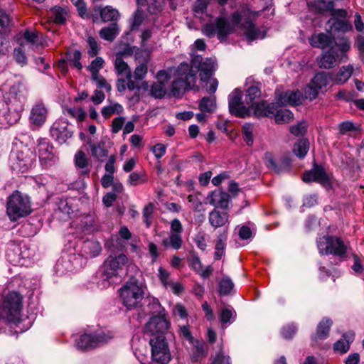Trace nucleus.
Wrapping results in <instances>:
<instances>
[{"instance_id": "obj_1", "label": "nucleus", "mask_w": 364, "mask_h": 364, "mask_svg": "<svg viewBox=\"0 0 364 364\" xmlns=\"http://www.w3.org/2000/svg\"><path fill=\"white\" fill-rule=\"evenodd\" d=\"M2 90L5 92L4 98L8 108L5 119L9 124L12 125L20 119L24 109L25 88L21 84L18 83L11 86L9 90H7V86L4 85Z\"/></svg>"}, {"instance_id": "obj_2", "label": "nucleus", "mask_w": 364, "mask_h": 364, "mask_svg": "<svg viewBox=\"0 0 364 364\" xmlns=\"http://www.w3.org/2000/svg\"><path fill=\"white\" fill-rule=\"evenodd\" d=\"M309 6L318 13L331 11L332 17L328 20L329 28L333 32H346L352 28L349 21L346 19L347 12L345 10H333V0H315L309 4Z\"/></svg>"}, {"instance_id": "obj_3", "label": "nucleus", "mask_w": 364, "mask_h": 364, "mask_svg": "<svg viewBox=\"0 0 364 364\" xmlns=\"http://www.w3.org/2000/svg\"><path fill=\"white\" fill-rule=\"evenodd\" d=\"M6 213L11 221H16L32 213L30 198L21 192L14 191L7 200Z\"/></svg>"}, {"instance_id": "obj_4", "label": "nucleus", "mask_w": 364, "mask_h": 364, "mask_svg": "<svg viewBox=\"0 0 364 364\" xmlns=\"http://www.w3.org/2000/svg\"><path fill=\"white\" fill-rule=\"evenodd\" d=\"M176 79L172 83L171 94L180 97L186 90L195 85L196 77L188 63H181L175 71Z\"/></svg>"}, {"instance_id": "obj_5", "label": "nucleus", "mask_w": 364, "mask_h": 364, "mask_svg": "<svg viewBox=\"0 0 364 364\" xmlns=\"http://www.w3.org/2000/svg\"><path fill=\"white\" fill-rule=\"evenodd\" d=\"M22 298L15 291L9 293L4 299L0 315L9 323L18 326L21 321Z\"/></svg>"}, {"instance_id": "obj_6", "label": "nucleus", "mask_w": 364, "mask_h": 364, "mask_svg": "<svg viewBox=\"0 0 364 364\" xmlns=\"http://www.w3.org/2000/svg\"><path fill=\"white\" fill-rule=\"evenodd\" d=\"M119 299L129 310L136 308L144 296V289L136 281L126 282L119 289Z\"/></svg>"}, {"instance_id": "obj_7", "label": "nucleus", "mask_w": 364, "mask_h": 364, "mask_svg": "<svg viewBox=\"0 0 364 364\" xmlns=\"http://www.w3.org/2000/svg\"><path fill=\"white\" fill-rule=\"evenodd\" d=\"M241 14L235 12L232 14V23H230L223 17L218 18L215 23L205 24L203 28V33L209 38L217 35L218 38L223 39L230 34L241 20Z\"/></svg>"}, {"instance_id": "obj_8", "label": "nucleus", "mask_w": 364, "mask_h": 364, "mask_svg": "<svg viewBox=\"0 0 364 364\" xmlns=\"http://www.w3.org/2000/svg\"><path fill=\"white\" fill-rule=\"evenodd\" d=\"M318 248L321 254L332 255L344 259L347 257L349 243L336 236H327L321 239Z\"/></svg>"}, {"instance_id": "obj_9", "label": "nucleus", "mask_w": 364, "mask_h": 364, "mask_svg": "<svg viewBox=\"0 0 364 364\" xmlns=\"http://www.w3.org/2000/svg\"><path fill=\"white\" fill-rule=\"evenodd\" d=\"M113 338L114 333L109 331L84 333L76 341V346L82 350L92 349L107 343Z\"/></svg>"}, {"instance_id": "obj_10", "label": "nucleus", "mask_w": 364, "mask_h": 364, "mask_svg": "<svg viewBox=\"0 0 364 364\" xmlns=\"http://www.w3.org/2000/svg\"><path fill=\"white\" fill-rule=\"evenodd\" d=\"M151 359L159 364H166L171 360L168 344L164 336L153 337L149 341Z\"/></svg>"}, {"instance_id": "obj_11", "label": "nucleus", "mask_w": 364, "mask_h": 364, "mask_svg": "<svg viewBox=\"0 0 364 364\" xmlns=\"http://www.w3.org/2000/svg\"><path fill=\"white\" fill-rule=\"evenodd\" d=\"M182 232L183 226L180 220L177 218L172 220L168 236L162 240L161 245L166 249L172 248L175 250L181 249L183 245Z\"/></svg>"}, {"instance_id": "obj_12", "label": "nucleus", "mask_w": 364, "mask_h": 364, "mask_svg": "<svg viewBox=\"0 0 364 364\" xmlns=\"http://www.w3.org/2000/svg\"><path fill=\"white\" fill-rule=\"evenodd\" d=\"M170 321L166 314H161L152 316L145 326V333L151 335L153 337L164 336L170 326Z\"/></svg>"}, {"instance_id": "obj_13", "label": "nucleus", "mask_w": 364, "mask_h": 364, "mask_svg": "<svg viewBox=\"0 0 364 364\" xmlns=\"http://www.w3.org/2000/svg\"><path fill=\"white\" fill-rule=\"evenodd\" d=\"M15 40L21 46H28L31 48L45 46L46 41L43 36L36 30L26 29L19 32Z\"/></svg>"}, {"instance_id": "obj_14", "label": "nucleus", "mask_w": 364, "mask_h": 364, "mask_svg": "<svg viewBox=\"0 0 364 364\" xmlns=\"http://www.w3.org/2000/svg\"><path fill=\"white\" fill-rule=\"evenodd\" d=\"M127 261L128 258L124 254H120L117 257L109 256L103 265L104 274L107 278L117 276L123 267L126 265Z\"/></svg>"}, {"instance_id": "obj_15", "label": "nucleus", "mask_w": 364, "mask_h": 364, "mask_svg": "<svg viewBox=\"0 0 364 364\" xmlns=\"http://www.w3.org/2000/svg\"><path fill=\"white\" fill-rule=\"evenodd\" d=\"M68 126L69 123L67 119L56 120L50 128L52 137L60 143H65L73 135V132L68 129Z\"/></svg>"}, {"instance_id": "obj_16", "label": "nucleus", "mask_w": 364, "mask_h": 364, "mask_svg": "<svg viewBox=\"0 0 364 364\" xmlns=\"http://www.w3.org/2000/svg\"><path fill=\"white\" fill-rule=\"evenodd\" d=\"M190 69H192L196 75L198 71L200 80L203 82L212 79L213 63L210 60L206 59L205 61L201 62L197 57L192 60Z\"/></svg>"}, {"instance_id": "obj_17", "label": "nucleus", "mask_w": 364, "mask_h": 364, "mask_svg": "<svg viewBox=\"0 0 364 364\" xmlns=\"http://www.w3.org/2000/svg\"><path fill=\"white\" fill-rule=\"evenodd\" d=\"M48 109L42 102H36L31 108L29 121L35 127H41L46 121Z\"/></svg>"}, {"instance_id": "obj_18", "label": "nucleus", "mask_w": 364, "mask_h": 364, "mask_svg": "<svg viewBox=\"0 0 364 364\" xmlns=\"http://www.w3.org/2000/svg\"><path fill=\"white\" fill-rule=\"evenodd\" d=\"M38 154L40 161L47 166L50 162L55 160V156L53 153V146L46 139H40L37 146Z\"/></svg>"}, {"instance_id": "obj_19", "label": "nucleus", "mask_w": 364, "mask_h": 364, "mask_svg": "<svg viewBox=\"0 0 364 364\" xmlns=\"http://www.w3.org/2000/svg\"><path fill=\"white\" fill-rule=\"evenodd\" d=\"M302 179L304 182H317L321 184L328 183L329 178L323 167L314 165V168L303 174Z\"/></svg>"}, {"instance_id": "obj_20", "label": "nucleus", "mask_w": 364, "mask_h": 364, "mask_svg": "<svg viewBox=\"0 0 364 364\" xmlns=\"http://www.w3.org/2000/svg\"><path fill=\"white\" fill-rule=\"evenodd\" d=\"M250 113L252 112L255 117H269L276 112V106L274 103H267L265 101L256 102L252 106H250Z\"/></svg>"}, {"instance_id": "obj_21", "label": "nucleus", "mask_w": 364, "mask_h": 364, "mask_svg": "<svg viewBox=\"0 0 364 364\" xmlns=\"http://www.w3.org/2000/svg\"><path fill=\"white\" fill-rule=\"evenodd\" d=\"M354 67L351 64L342 66L336 73H329L331 74V81L336 85H343L353 75Z\"/></svg>"}, {"instance_id": "obj_22", "label": "nucleus", "mask_w": 364, "mask_h": 364, "mask_svg": "<svg viewBox=\"0 0 364 364\" xmlns=\"http://www.w3.org/2000/svg\"><path fill=\"white\" fill-rule=\"evenodd\" d=\"M208 202L215 208H227L229 203V195L219 190L209 193L207 197Z\"/></svg>"}, {"instance_id": "obj_23", "label": "nucleus", "mask_w": 364, "mask_h": 364, "mask_svg": "<svg viewBox=\"0 0 364 364\" xmlns=\"http://www.w3.org/2000/svg\"><path fill=\"white\" fill-rule=\"evenodd\" d=\"M127 55V53L124 52H119L116 53L115 58L114 60V69L117 75H124L129 77L132 74L131 69L129 67L124 58Z\"/></svg>"}, {"instance_id": "obj_24", "label": "nucleus", "mask_w": 364, "mask_h": 364, "mask_svg": "<svg viewBox=\"0 0 364 364\" xmlns=\"http://www.w3.org/2000/svg\"><path fill=\"white\" fill-rule=\"evenodd\" d=\"M208 220L214 228H221L229 223V214L227 212H220L214 209L210 212Z\"/></svg>"}, {"instance_id": "obj_25", "label": "nucleus", "mask_w": 364, "mask_h": 364, "mask_svg": "<svg viewBox=\"0 0 364 364\" xmlns=\"http://www.w3.org/2000/svg\"><path fill=\"white\" fill-rule=\"evenodd\" d=\"M304 100V95L299 90L287 91L279 97V101L286 105H298Z\"/></svg>"}, {"instance_id": "obj_26", "label": "nucleus", "mask_w": 364, "mask_h": 364, "mask_svg": "<svg viewBox=\"0 0 364 364\" xmlns=\"http://www.w3.org/2000/svg\"><path fill=\"white\" fill-rule=\"evenodd\" d=\"M337 60H341L338 53L336 51L333 46L322 54L320 60V67L325 69H330L333 68Z\"/></svg>"}, {"instance_id": "obj_27", "label": "nucleus", "mask_w": 364, "mask_h": 364, "mask_svg": "<svg viewBox=\"0 0 364 364\" xmlns=\"http://www.w3.org/2000/svg\"><path fill=\"white\" fill-rule=\"evenodd\" d=\"M333 40L330 35L323 33H314L309 38V43L313 47L324 49L331 45Z\"/></svg>"}, {"instance_id": "obj_28", "label": "nucleus", "mask_w": 364, "mask_h": 364, "mask_svg": "<svg viewBox=\"0 0 364 364\" xmlns=\"http://www.w3.org/2000/svg\"><path fill=\"white\" fill-rule=\"evenodd\" d=\"M311 81L321 92H326L327 86L329 85L330 82H332L331 74L325 72L316 73Z\"/></svg>"}, {"instance_id": "obj_29", "label": "nucleus", "mask_w": 364, "mask_h": 364, "mask_svg": "<svg viewBox=\"0 0 364 364\" xmlns=\"http://www.w3.org/2000/svg\"><path fill=\"white\" fill-rule=\"evenodd\" d=\"M123 112L124 108L121 104L118 102H111L109 105L102 108L101 114L105 119H108L114 114H121Z\"/></svg>"}, {"instance_id": "obj_30", "label": "nucleus", "mask_w": 364, "mask_h": 364, "mask_svg": "<svg viewBox=\"0 0 364 364\" xmlns=\"http://www.w3.org/2000/svg\"><path fill=\"white\" fill-rule=\"evenodd\" d=\"M343 338L334 344V350L341 353H346L350 348V343L354 339V333L348 332L343 335Z\"/></svg>"}, {"instance_id": "obj_31", "label": "nucleus", "mask_w": 364, "mask_h": 364, "mask_svg": "<svg viewBox=\"0 0 364 364\" xmlns=\"http://www.w3.org/2000/svg\"><path fill=\"white\" fill-rule=\"evenodd\" d=\"M244 28H245V34L250 41L265 37V33L260 31L251 21L247 22Z\"/></svg>"}, {"instance_id": "obj_32", "label": "nucleus", "mask_w": 364, "mask_h": 364, "mask_svg": "<svg viewBox=\"0 0 364 364\" xmlns=\"http://www.w3.org/2000/svg\"><path fill=\"white\" fill-rule=\"evenodd\" d=\"M50 18L57 24H64L68 17V13L65 8L55 6L50 11Z\"/></svg>"}, {"instance_id": "obj_33", "label": "nucleus", "mask_w": 364, "mask_h": 364, "mask_svg": "<svg viewBox=\"0 0 364 364\" xmlns=\"http://www.w3.org/2000/svg\"><path fill=\"white\" fill-rule=\"evenodd\" d=\"M332 325V321L328 318H323L319 323L317 327L315 339H325L328 336L330 328Z\"/></svg>"}, {"instance_id": "obj_34", "label": "nucleus", "mask_w": 364, "mask_h": 364, "mask_svg": "<svg viewBox=\"0 0 364 364\" xmlns=\"http://www.w3.org/2000/svg\"><path fill=\"white\" fill-rule=\"evenodd\" d=\"M75 166L82 169V173L87 176L90 173V169L87 168L88 159L82 151H78L75 156Z\"/></svg>"}, {"instance_id": "obj_35", "label": "nucleus", "mask_w": 364, "mask_h": 364, "mask_svg": "<svg viewBox=\"0 0 364 364\" xmlns=\"http://www.w3.org/2000/svg\"><path fill=\"white\" fill-rule=\"evenodd\" d=\"M23 151L16 154V159L18 160L16 168H19L21 172H24L31 168L33 164V158L32 154L28 156V154L26 156H23Z\"/></svg>"}, {"instance_id": "obj_36", "label": "nucleus", "mask_w": 364, "mask_h": 364, "mask_svg": "<svg viewBox=\"0 0 364 364\" xmlns=\"http://www.w3.org/2000/svg\"><path fill=\"white\" fill-rule=\"evenodd\" d=\"M118 27L116 23H112L109 26L102 28L100 31V36L106 41H113L117 36Z\"/></svg>"}, {"instance_id": "obj_37", "label": "nucleus", "mask_w": 364, "mask_h": 364, "mask_svg": "<svg viewBox=\"0 0 364 364\" xmlns=\"http://www.w3.org/2000/svg\"><path fill=\"white\" fill-rule=\"evenodd\" d=\"M95 11H100V16L103 21H115L119 17V12L117 9H113L110 6H107L105 8L97 9H95Z\"/></svg>"}, {"instance_id": "obj_38", "label": "nucleus", "mask_w": 364, "mask_h": 364, "mask_svg": "<svg viewBox=\"0 0 364 364\" xmlns=\"http://www.w3.org/2000/svg\"><path fill=\"white\" fill-rule=\"evenodd\" d=\"M91 153L93 157L100 161H103L107 156L108 151L104 144L97 143L90 145Z\"/></svg>"}, {"instance_id": "obj_39", "label": "nucleus", "mask_w": 364, "mask_h": 364, "mask_svg": "<svg viewBox=\"0 0 364 364\" xmlns=\"http://www.w3.org/2000/svg\"><path fill=\"white\" fill-rule=\"evenodd\" d=\"M309 148V144L308 140L306 139H301L298 140V141L294 145L293 152L298 157L303 158L306 155Z\"/></svg>"}, {"instance_id": "obj_40", "label": "nucleus", "mask_w": 364, "mask_h": 364, "mask_svg": "<svg viewBox=\"0 0 364 364\" xmlns=\"http://www.w3.org/2000/svg\"><path fill=\"white\" fill-rule=\"evenodd\" d=\"M199 108L203 112H214L216 108L215 96L203 97L200 102Z\"/></svg>"}, {"instance_id": "obj_41", "label": "nucleus", "mask_w": 364, "mask_h": 364, "mask_svg": "<svg viewBox=\"0 0 364 364\" xmlns=\"http://www.w3.org/2000/svg\"><path fill=\"white\" fill-rule=\"evenodd\" d=\"M147 181V176L144 171L141 173L133 172L129 176L127 183L129 186H136L146 183Z\"/></svg>"}, {"instance_id": "obj_42", "label": "nucleus", "mask_w": 364, "mask_h": 364, "mask_svg": "<svg viewBox=\"0 0 364 364\" xmlns=\"http://www.w3.org/2000/svg\"><path fill=\"white\" fill-rule=\"evenodd\" d=\"M334 48L336 47L340 53H338L340 58H347L346 53L350 50L351 46L350 42L348 39L342 38L338 39V42L336 43Z\"/></svg>"}, {"instance_id": "obj_43", "label": "nucleus", "mask_w": 364, "mask_h": 364, "mask_svg": "<svg viewBox=\"0 0 364 364\" xmlns=\"http://www.w3.org/2000/svg\"><path fill=\"white\" fill-rule=\"evenodd\" d=\"M155 205L153 203H149L143 209V220L146 228H149L154 220Z\"/></svg>"}, {"instance_id": "obj_44", "label": "nucleus", "mask_w": 364, "mask_h": 364, "mask_svg": "<svg viewBox=\"0 0 364 364\" xmlns=\"http://www.w3.org/2000/svg\"><path fill=\"white\" fill-rule=\"evenodd\" d=\"M147 63L148 60L146 59L136 67L133 73V77L135 80H141L146 77L148 72Z\"/></svg>"}, {"instance_id": "obj_45", "label": "nucleus", "mask_w": 364, "mask_h": 364, "mask_svg": "<svg viewBox=\"0 0 364 364\" xmlns=\"http://www.w3.org/2000/svg\"><path fill=\"white\" fill-rule=\"evenodd\" d=\"M26 47L21 46L18 45V47L15 48L14 50V58L17 63L23 66L27 64L28 59L25 54Z\"/></svg>"}, {"instance_id": "obj_46", "label": "nucleus", "mask_w": 364, "mask_h": 364, "mask_svg": "<svg viewBox=\"0 0 364 364\" xmlns=\"http://www.w3.org/2000/svg\"><path fill=\"white\" fill-rule=\"evenodd\" d=\"M81 53L79 50H75L66 55L67 60L71 66L76 68L78 70L82 69V65L80 63Z\"/></svg>"}, {"instance_id": "obj_47", "label": "nucleus", "mask_w": 364, "mask_h": 364, "mask_svg": "<svg viewBox=\"0 0 364 364\" xmlns=\"http://www.w3.org/2000/svg\"><path fill=\"white\" fill-rule=\"evenodd\" d=\"M293 119V114L289 109H280L274 114V119L277 124L288 123Z\"/></svg>"}, {"instance_id": "obj_48", "label": "nucleus", "mask_w": 364, "mask_h": 364, "mask_svg": "<svg viewBox=\"0 0 364 364\" xmlns=\"http://www.w3.org/2000/svg\"><path fill=\"white\" fill-rule=\"evenodd\" d=\"M260 90L257 86H250L246 92L245 102L249 106L255 105L254 100L260 96Z\"/></svg>"}, {"instance_id": "obj_49", "label": "nucleus", "mask_w": 364, "mask_h": 364, "mask_svg": "<svg viewBox=\"0 0 364 364\" xmlns=\"http://www.w3.org/2000/svg\"><path fill=\"white\" fill-rule=\"evenodd\" d=\"M253 132L254 127L251 124H245L242 127V132L243 139L249 146H251L253 144Z\"/></svg>"}, {"instance_id": "obj_50", "label": "nucleus", "mask_w": 364, "mask_h": 364, "mask_svg": "<svg viewBox=\"0 0 364 364\" xmlns=\"http://www.w3.org/2000/svg\"><path fill=\"white\" fill-rule=\"evenodd\" d=\"M105 60L101 57H97L87 67L91 73V77L100 74V70L104 67Z\"/></svg>"}, {"instance_id": "obj_51", "label": "nucleus", "mask_w": 364, "mask_h": 364, "mask_svg": "<svg viewBox=\"0 0 364 364\" xmlns=\"http://www.w3.org/2000/svg\"><path fill=\"white\" fill-rule=\"evenodd\" d=\"M235 316L236 314L233 308L227 306L221 311L220 320L223 323H231L234 321Z\"/></svg>"}, {"instance_id": "obj_52", "label": "nucleus", "mask_w": 364, "mask_h": 364, "mask_svg": "<svg viewBox=\"0 0 364 364\" xmlns=\"http://www.w3.org/2000/svg\"><path fill=\"white\" fill-rule=\"evenodd\" d=\"M91 79L94 81L97 87L100 89H105L106 92H109L112 90L111 85L107 80L100 74L92 76Z\"/></svg>"}, {"instance_id": "obj_53", "label": "nucleus", "mask_w": 364, "mask_h": 364, "mask_svg": "<svg viewBox=\"0 0 364 364\" xmlns=\"http://www.w3.org/2000/svg\"><path fill=\"white\" fill-rule=\"evenodd\" d=\"M65 113L80 122L84 121L86 117L85 112L81 107L68 108Z\"/></svg>"}, {"instance_id": "obj_54", "label": "nucleus", "mask_w": 364, "mask_h": 364, "mask_svg": "<svg viewBox=\"0 0 364 364\" xmlns=\"http://www.w3.org/2000/svg\"><path fill=\"white\" fill-rule=\"evenodd\" d=\"M158 277L162 285L166 289H168L169 285L173 282L169 272L161 267L158 269Z\"/></svg>"}, {"instance_id": "obj_55", "label": "nucleus", "mask_w": 364, "mask_h": 364, "mask_svg": "<svg viewBox=\"0 0 364 364\" xmlns=\"http://www.w3.org/2000/svg\"><path fill=\"white\" fill-rule=\"evenodd\" d=\"M319 92H321L320 90L311 81L304 89V99H308L311 101L315 100Z\"/></svg>"}, {"instance_id": "obj_56", "label": "nucleus", "mask_w": 364, "mask_h": 364, "mask_svg": "<svg viewBox=\"0 0 364 364\" xmlns=\"http://www.w3.org/2000/svg\"><path fill=\"white\" fill-rule=\"evenodd\" d=\"M87 42L89 46L87 50L89 56L91 58L96 56L100 50V46L97 43V40L92 36H89Z\"/></svg>"}, {"instance_id": "obj_57", "label": "nucleus", "mask_w": 364, "mask_h": 364, "mask_svg": "<svg viewBox=\"0 0 364 364\" xmlns=\"http://www.w3.org/2000/svg\"><path fill=\"white\" fill-rule=\"evenodd\" d=\"M137 3L140 6L146 4L150 13H156L161 10L160 2L158 0H137Z\"/></svg>"}, {"instance_id": "obj_58", "label": "nucleus", "mask_w": 364, "mask_h": 364, "mask_svg": "<svg viewBox=\"0 0 364 364\" xmlns=\"http://www.w3.org/2000/svg\"><path fill=\"white\" fill-rule=\"evenodd\" d=\"M234 284L229 278H223L219 283V293L226 295L230 293Z\"/></svg>"}, {"instance_id": "obj_59", "label": "nucleus", "mask_w": 364, "mask_h": 364, "mask_svg": "<svg viewBox=\"0 0 364 364\" xmlns=\"http://www.w3.org/2000/svg\"><path fill=\"white\" fill-rule=\"evenodd\" d=\"M230 112L231 114L238 117H245L246 116H249L250 114V106L247 108L242 102H240L237 106H235V110L230 109Z\"/></svg>"}, {"instance_id": "obj_60", "label": "nucleus", "mask_w": 364, "mask_h": 364, "mask_svg": "<svg viewBox=\"0 0 364 364\" xmlns=\"http://www.w3.org/2000/svg\"><path fill=\"white\" fill-rule=\"evenodd\" d=\"M166 93L165 85L163 83L154 82L151 87V94L156 98H161Z\"/></svg>"}, {"instance_id": "obj_61", "label": "nucleus", "mask_w": 364, "mask_h": 364, "mask_svg": "<svg viewBox=\"0 0 364 364\" xmlns=\"http://www.w3.org/2000/svg\"><path fill=\"white\" fill-rule=\"evenodd\" d=\"M10 23L9 15L5 11L0 9V33L6 31Z\"/></svg>"}, {"instance_id": "obj_62", "label": "nucleus", "mask_w": 364, "mask_h": 364, "mask_svg": "<svg viewBox=\"0 0 364 364\" xmlns=\"http://www.w3.org/2000/svg\"><path fill=\"white\" fill-rule=\"evenodd\" d=\"M307 130V124L305 122H299L297 124L290 127V132L295 136H302Z\"/></svg>"}, {"instance_id": "obj_63", "label": "nucleus", "mask_w": 364, "mask_h": 364, "mask_svg": "<svg viewBox=\"0 0 364 364\" xmlns=\"http://www.w3.org/2000/svg\"><path fill=\"white\" fill-rule=\"evenodd\" d=\"M211 364H232L231 358L229 355H225L222 350H220L215 356V358Z\"/></svg>"}, {"instance_id": "obj_64", "label": "nucleus", "mask_w": 364, "mask_h": 364, "mask_svg": "<svg viewBox=\"0 0 364 364\" xmlns=\"http://www.w3.org/2000/svg\"><path fill=\"white\" fill-rule=\"evenodd\" d=\"M334 97L336 100H343L346 102H350L353 100L355 95L352 92L341 90L336 94Z\"/></svg>"}]
</instances>
